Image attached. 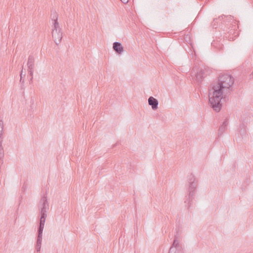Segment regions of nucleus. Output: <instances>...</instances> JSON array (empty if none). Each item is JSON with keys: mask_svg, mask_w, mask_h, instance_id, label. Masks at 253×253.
Here are the masks:
<instances>
[{"mask_svg": "<svg viewBox=\"0 0 253 253\" xmlns=\"http://www.w3.org/2000/svg\"><path fill=\"white\" fill-rule=\"evenodd\" d=\"M33 78V77H31L30 81V82L32 81Z\"/></svg>", "mask_w": 253, "mask_h": 253, "instance_id": "412c9836", "label": "nucleus"}, {"mask_svg": "<svg viewBox=\"0 0 253 253\" xmlns=\"http://www.w3.org/2000/svg\"><path fill=\"white\" fill-rule=\"evenodd\" d=\"M42 236V234L38 233L36 245V250L37 252H40L41 248Z\"/></svg>", "mask_w": 253, "mask_h": 253, "instance_id": "9d476101", "label": "nucleus"}, {"mask_svg": "<svg viewBox=\"0 0 253 253\" xmlns=\"http://www.w3.org/2000/svg\"><path fill=\"white\" fill-rule=\"evenodd\" d=\"M29 74L31 77H33L34 69H28Z\"/></svg>", "mask_w": 253, "mask_h": 253, "instance_id": "f3484780", "label": "nucleus"}, {"mask_svg": "<svg viewBox=\"0 0 253 253\" xmlns=\"http://www.w3.org/2000/svg\"><path fill=\"white\" fill-rule=\"evenodd\" d=\"M52 21V37L56 44H59L62 39V32L58 22V15L54 12L51 15Z\"/></svg>", "mask_w": 253, "mask_h": 253, "instance_id": "f03ea898", "label": "nucleus"}, {"mask_svg": "<svg viewBox=\"0 0 253 253\" xmlns=\"http://www.w3.org/2000/svg\"><path fill=\"white\" fill-rule=\"evenodd\" d=\"M189 186V195L187 199L185 201V203H188V204L190 203L191 199L192 198L193 196L194 195V191L196 189L197 184L194 182L195 178H194L193 175H190L188 178Z\"/></svg>", "mask_w": 253, "mask_h": 253, "instance_id": "7ed1b4c3", "label": "nucleus"}, {"mask_svg": "<svg viewBox=\"0 0 253 253\" xmlns=\"http://www.w3.org/2000/svg\"><path fill=\"white\" fill-rule=\"evenodd\" d=\"M28 69H34L35 58L33 55H30L27 62Z\"/></svg>", "mask_w": 253, "mask_h": 253, "instance_id": "1a4fd4ad", "label": "nucleus"}, {"mask_svg": "<svg viewBox=\"0 0 253 253\" xmlns=\"http://www.w3.org/2000/svg\"><path fill=\"white\" fill-rule=\"evenodd\" d=\"M113 48V49L119 54H121L124 51V47L119 42H114Z\"/></svg>", "mask_w": 253, "mask_h": 253, "instance_id": "0eeeda50", "label": "nucleus"}, {"mask_svg": "<svg viewBox=\"0 0 253 253\" xmlns=\"http://www.w3.org/2000/svg\"><path fill=\"white\" fill-rule=\"evenodd\" d=\"M39 207L40 211V213H46L49 209V205L47 201V198L45 196H43L41 198Z\"/></svg>", "mask_w": 253, "mask_h": 253, "instance_id": "20e7f679", "label": "nucleus"}, {"mask_svg": "<svg viewBox=\"0 0 253 253\" xmlns=\"http://www.w3.org/2000/svg\"><path fill=\"white\" fill-rule=\"evenodd\" d=\"M121 0L124 3H126L128 1V0Z\"/></svg>", "mask_w": 253, "mask_h": 253, "instance_id": "aec40b11", "label": "nucleus"}, {"mask_svg": "<svg viewBox=\"0 0 253 253\" xmlns=\"http://www.w3.org/2000/svg\"><path fill=\"white\" fill-rule=\"evenodd\" d=\"M3 130V123L2 121L0 120V136L2 135V132Z\"/></svg>", "mask_w": 253, "mask_h": 253, "instance_id": "ddd939ff", "label": "nucleus"}, {"mask_svg": "<svg viewBox=\"0 0 253 253\" xmlns=\"http://www.w3.org/2000/svg\"><path fill=\"white\" fill-rule=\"evenodd\" d=\"M170 248H173L174 250L176 251H181L180 250L178 249L179 248V242L177 240V237L176 236H175L174 240Z\"/></svg>", "mask_w": 253, "mask_h": 253, "instance_id": "9b49d317", "label": "nucleus"}, {"mask_svg": "<svg viewBox=\"0 0 253 253\" xmlns=\"http://www.w3.org/2000/svg\"><path fill=\"white\" fill-rule=\"evenodd\" d=\"M4 156V151L3 148H0V159H1Z\"/></svg>", "mask_w": 253, "mask_h": 253, "instance_id": "dca6fc26", "label": "nucleus"}, {"mask_svg": "<svg viewBox=\"0 0 253 253\" xmlns=\"http://www.w3.org/2000/svg\"><path fill=\"white\" fill-rule=\"evenodd\" d=\"M23 68L22 67L21 71L20 72V82L22 83H23L24 82V80H22V78H23V77L25 76V74L24 75L23 74Z\"/></svg>", "mask_w": 253, "mask_h": 253, "instance_id": "4468645a", "label": "nucleus"}, {"mask_svg": "<svg viewBox=\"0 0 253 253\" xmlns=\"http://www.w3.org/2000/svg\"><path fill=\"white\" fill-rule=\"evenodd\" d=\"M181 251H176L173 248H170L169 253H180Z\"/></svg>", "mask_w": 253, "mask_h": 253, "instance_id": "2eb2a0df", "label": "nucleus"}, {"mask_svg": "<svg viewBox=\"0 0 253 253\" xmlns=\"http://www.w3.org/2000/svg\"><path fill=\"white\" fill-rule=\"evenodd\" d=\"M241 134L242 135V134H244L246 133V130L245 128H244L243 130H241V132H240Z\"/></svg>", "mask_w": 253, "mask_h": 253, "instance_id": "6ab92c4d", "label": "nucleus"}, {"mask_svg": "<svg viewBox=\"0 0 253 253\" xmlns=\"http://www.w3.org/2000/svg\"><path fill=\"white\" fill-rule=\"evenodd\" d=\"M215 20L214 19L213 22L211 24V25H212L213 28H216V25H215Z\"/></svg>", "mask_w": 253, "mask_h": 253, "instance_id": "a211bd4d", "label": "nucleus"}, {"mask_svg": "<svg viewBox=\"0 0 253 253\" xmlns=\"http://www.w3.org/2000/svg\"><path fill=\"white\" fill-rule=\"evenodd\" d=\"M148 104L151 106L153 110H156L158 108V101L152 96L148 98Z\"/></svg>", "mask_w": 253, "mask_h": 253, "instance_id": "423d86ee", "label": "nucleus"}, {"mask_svg": "<svg viewBox=\"0 0 253 253\" xmlns=\"http://www.w3.org/2000/svg\"><path fill=\"white\" fill-rule=\"evenodd\" d=\"M206 75L205 71L202 69H200L199 71H197L195 75L196 80L198 82H201L203 78Z\"/></svg>", "mask_w": 253, "mask_h": 253, "instance_id": "6e6552de", "label": "nucleus"}, {"mask_svg": "<svg viewBox=\"0 0 253 253\" xmlns=\"http://www.w3.org/2000/svg\"><path fill=\"white\" fill-rule=\"evenodd\" d=\"M46 216V213H41L40 225L38 230V233L42 234Z\"/></svg>", "mask_w": 253, "mask_h": 253, "instance_id": "39448f33", "label": "nucleus"}, {"mask_svg": "<svg viewBox=\"0 0 253 253\" xmlns=\"http://www.w3.org/2000/svg\"><path fill=\"white\" fill-rule=\"evenodd\" d=\"M227 122L225 121L219 128V132L220 134H222L226 129L227 126Z\"/></svg>", "mask_w": 253, "mask_h": 253, "instance_id": "f8f14e48", "label": "nucleus"}, {"mask_svg": "<svg viewBox=\"0 0 253 253\" xmlns=\"http://www.w3.org/2000/svg\"><path fill=\"white\" fill-rule=\"evenodd\" d=\"M234 83L233 77L228 74H224L220 76L217 82L213 85L209 93V102L216 112L220 110L222 106L221 100L230 93Z\"/></svg>", "mask_w": 253, "mask_h": 253, "instance_id": "f257e3e1", "label": "nucleus"}]
</instances>
